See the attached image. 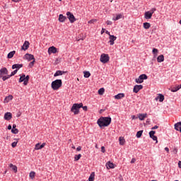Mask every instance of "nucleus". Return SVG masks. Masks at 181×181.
Segmentation results:
<instances>
[{"label":"nucleus","instance_id":"f257e3e1","mask_svg":"<svg viewBox=\"0 0 181 181\" xmlns=\"http://www.w3.org/2000/svg\"><path fill=\"white\" fill-rule=\"evenodd\" d=\"M112 119L110 117H101L98 121L97 124L100 128H104L105 127H108L111 124Z\"/></svg>","mask_w":181,"mask_h":181},{"label":"nucleus","instance_id":"f03ea898","mask_svg":"<svg viewBox=\"0 0 181 181\" xmlns=\"http://www.w3.org/2000/svg\"><path fill=\"white\" fill-rule=\"evenodd\" d=\"M63 86V81L62 79H56L55 81H53L51 83V87L52 90H57L60 87Z\"/></svg>","mask_w":181,"mask_h":181},{"label":"nucleus","instance_id":"7ed1b4c3","mask_svg":"<svg viewBox=\"0 0 181 181\" xmlns=\"http://www.w3.org/2000/svg\"><path fill=\"white\" fill-rule=\"evenodd\" d=\"M81 107H83V103H74L71 108V111L74 112V115H78Z\"/></svg>","mask_w":181,"mask_h":181},{"label":"nucleus","instance_id":"20e7f679","mask_svg":"<svg viewBox=\"0 0 181 181\" xmlns=\"http://www.w3.org/2000/svg\"><path fill=\"white\" fill-rule=\"evenodd\" d=\"M147 79L148 76H146V74H141L137 78L135 79V81L136 83H137V84H142V83H144V81Z\"/></svg>","mask_w":181,"mask_h":181},{"label":"nucleus","instance_id":"39448f33","mask_svg":"<svg viewBox=\"0 0 181 181\" xmlns=\"http://www.w3.org/2000/svg\"><path fill=\"white\" fill-rule=\"evenodd\" d=\"M100 62L101 63H103V64L108 63V62H110V56L108 54H102L100 55Z\"/></svg>","mask_w":181,"mask_h":181},{"label":"nucleus","instance_id":"423d86ee","mask_svg":"<svg viewBox=\"0 0 181 181\" xmlns=\"http://www.w3.org/2000/svg\"><path fill=\"white\" fill-rule=\"evenodd\" d=\"M66 16L71 23H74V22H76V17H74V15L70 11L66 12Z\"/></svg>","mask_w":181,"mask_h":181},{"label":"nucleus","instance_id":"0eeeda50","mask_svg":"<svg viewBox=\"0 0 181 181\" xmlns=\"http://www.w3.org/2000/svg\"><path fill=\"white\" fill-rule=\"evenodd\" d=\"M144 88V86L142 85H135L133 88V93H135L137 94V93H139L140 90H142Z\"/></svg>","mask_w":181,"mask_h":181},{"label":"nucleus","instance_id":"6e6552de","mask_svg":"<svg viewBox=\"0 0 181 181\" xmlns=\"http://www.w3.org/2000/svg\"><path fill=\"white\" fill-rule=\"evenodd\" d=\"M24 59L28 60V62H31V60H35V56L32 54H25L24 56Z\"/></svg>","mask_w":181,"mask_h":181},{"label":"nucleus","instance_id":"1a4fd4ad","mask_svg":"<svg viewBox=\"0 0 181 181\" xmlns=\"http://www.w3.org/2000/svg\"><path fill=\"white\" fill-rule=\"evenodd\" d=\"M45 146H46V143H42L41 145L40 143H37L35 146V151H39L40 149H43Z\"/></svg>","mask_w":181,"mask_h":181},{"label":"nucleus","instance_id":"9d476101","mask_svg":"<svg viewBox=\"0 0 181 181\" xmlns=\"http://www.w3.org/2000/svg\"><path fill=\"white\" fill-rule=\"evenodd\" d=\"M6 74H8V69H6V67L1 68L0 69V78H2V76Z\"/></svg>","mask_w":181,"mask_h":181},{"label":"nucleus","instance_id":"9b49d317","mask_svg":"<svg viewBox=\"0 0 181 181\" xmlns=\"http://www.w3.org/2000/svg\"><path fill=\"white\" fill-rule=\"evenodd\" d=\"M109 39H110L109 43L110 46H112L114 45V42L117 40V37L114 35H110Z\"/></svg>","mask_w":181,"mask_h":181},{"label":"nucleus","instance_id":"f8f14e48","mask_svg":"<svg viewBox=\"0 0 181 181\" xmlns=\"http://www.w3.org/2000/svg\"><path fill=\"white\" fill-rule=\"evenodd\" d=\"M29 45H30V43H29V41H25L24 44L21 47L22 50H28V49H29Z\"/></svg>","mask_w":181,"mask_h":181},{"label":"nucleus","instance_id":"ddd939ff","mask_svg":"<svg viewBox=\"0 0 181 181\" xmlns=\"http://www.w3.org/2000/svg\"><path fill=\"white\" fill-rule=\"evenodd\" d=\"M22 67H23V64H16L12 66L13 70H15L16 69L17 71L19 70V69H22Z\"/></svg>","mask_w":181,"mask_h":181},{"label":"nucleus","instance_id":"4468645a","mask_svg":"<svg viewBox=\"0 0 181 181\" xmlns=\"http://www.w3.org/2000/svg\"><path fill=\"white\" fill-rule=\"evenodd\" d=\"M155 131H151L149 132L150 138H152L153 141H158V137L155 136Z\"/></svg>","mask_w":181,"mask_h":181},{"label":"nucleus","instance_id":"2eb2a0df","mask_svg":"<svg viewBox=\"0 0 181 181\" xmlns=\"http://www.w3.org/2000/svg\"><path fill=\"white\" fill-rule=\"evenodd\" d=\"M156 101H158V100H159L160 103H163V100H165V96L162 94H158V96H157L155 98Z\"/></svg>","mask_w":181,"mask_h":181},{"label":"nucleus","instance_id":"dca6fc26","mask_svg":"<svg viewBox=\"0 0 181 181\" xmlns=\"http://www.w3.org/2000/svg\"><path fill=\"white\" fill-rule=\"evenodd\" d=\"M4 119H6V121H9L10 119H12V113L11 112L5 113Z\"/></svg>","mask_w":181,"mask_h":181},{"label":"nucleus","instance_id":"f3484780","mask_svg":"<svg viewBox=\"0 0 181 181\" xmlns=\"http://www.w3.org/2000/svg\"><path fill=\"white\" fill-rule=\"evenodd\" d=\"M48 53L49 54H50V53H57V48L55 47H50L49 49H48Z\"/></svg>","mask_w":181,"mask_h":181},{"label":"nucleus","instance_id":"a211bd4d","mask_svg":"<svg viewBox=\"0 0 181 181\" xmlns=\"http://www.w3.org/2000/svg\"><path fill=\"white\" fill-rule=\"evenodd\" d=\"M125 97L124 93H118L117 95H115V100H122Z\"/></svg>","mask_w":181,"mask_h":181},{"label":"nucleus","instance_id":"6ab92c4d","mask_svg":"<svg viewBox=\"0 0 181 181\" xmlns=\"http://www.w3.org/2000/svg\"><path fill=\"white\" fill-rule=\"evenodd\" d=\"M65 71L58 70L54 73V77H57L58 76H63V74H65Z\"/></svg>","mask_w":181,"mask_h":181},{"label":"nucleus","instance_id":"aec40b11","mask_svg":"<svg viewBox=\"0 0 181 181\" xmlns=\"http://www.w3.org/2000/svg\"><path fill=\"white\" fill-rule=\"evenodd\" d=\"M66 19H67V17L63 16V14H59V21L61 23L66 22Z\"/></svg>","mask_w":181,"mask_h":181},{"label":"nucleus","instance_id":"412c9836","mask_svg":"<svg viewBox=\"0 0 181 181\" xmlns=\"http://www.w3.org/2000/svg\"><path fill=\"white\" fill-rule=\"evenodd\" d=\"M157 62L158 63H162V62H165V56H163V54L159 55L157 57Z\"/></svg>","mask_w":181,"mask_h":181},{"label":"nucleus","instance_id":"4be33fe9","mask_svg":"<svg viewBox=\"0 0 181 181\" xmlns=\"http://www.w3.org/2000/svg\"><path fill=\"white\" fill-rule=\"evenodd\" d=\"M152 13L149 11H146L144 13V18L145 19H151L152 18Z\"/></svg>","mask_w":181,"mask_h":181},{"label":"nucleus","instance_id":"5701e85b","mask_svg":"<svg viewBox=\"0 0 181 181\" xmlns=\"http://www.w3.org/2000/svg\"><path fill=\"white\" fill-rule=\"evenodd\" d=\"M13 99V96L12 95H9L8 96H6L4 99V103L7 104L9 101L12 100Z\"/></svg>","mask_w":181,"mask_h":181},{"label":"nucleus","instance_id":"b1692460","mask_svg":"<svg viewBox=\"0 0 181 181\" xmlns=\"http://www.w3.org/2000/svg\"><path fill=\"white\" fill-rule=\"evenodd\" d=\"M106 167H107V169H114L115 166H114V163L108 161L107 163H106Z\"/></svg>","mask_w":181,"mask_h":181},{"label":"nucleus","instance_id":"393cba45","mask_svg":"<svg viewBox=\"0 0 181 181\" xmlns=\"http://www.w3.org/2000/svg\"><path fill=\"white\" fill-rule=\"evenodd\" d=\"M9 168H11L12 170H13L14 173H16V172H18V167H16V165H13V164L11 163L9 165Z\"/></svg>","mask_w":181,"mask_h":181},{"label":"nucleus","instance_id":"a878e982","mask_svg":"<svg viewBox=\"0 0 181 181\" xmlns=\"http://www.w3.org/2000/svg\"><path fill=\"white\" fill-rule=\"evenodd\" d=\"M146 113L145 114H139V119H140V121H144V119H145L146 118Z\"/></svg>","mask_w":181,"mask_h":181},{"label":"nucleus","instance_id":"bb28decb","mask_svg":"<svg viewBox=\"0 0 181 181\" xmlns=\"http://www.w3.org/2000/svg\"><path fill=\"white\" fill-rule=\"evenodd\" d=\"M15 53H16V51L10 52L7 55L8 59H12V57H13V56L15 55Z\"/></svg>","mask_w":181,"mask_h":181},{"label":"nucleus","instance_id":"cd10ccee","mask_svg":"<svg viewBox=\"0 0 181 181\" xmlns=\"http://www.w3.org/2000/svg\"><path fill=\"white\" fill-rule=\"evenodd\" d=\"M29 75L25 76V81L23 82L24 86H28V83H29Z\"/></svg>","mask_w":181,"mask_h":181},{"label":"nucleus","instance_id":"c85d7f7f","mask_svg":"<svg viewBox=\"0 0 181 181\" xmlns=\"http://www.w3.org/2000/svg\"><path fill=\"white\" fill-rule=\"evenodd\" d=\"M83 77H85V78H88V77H90L91 76V74L90 73V71H83Z\"/></svg>","mask_w":181,"mask_h":181},{"label":"nucleus","instance_id":"c756f323","mask_svg":"<svg viewBox=\"0 0 181 181\" xmlns=\"http://www.w3.org/2000/svg\"><path fill=\"white\" fill-rule=\"evenodd\" d=\"M95 177V173H92L88 178L89 181H94V179Z\"/></svg>","mask_w":181,"mask_h":181},{"label":"nucleus","instance_id":"7c9ffc66","mask_svg":"<svg viewBox=\"0 0 181 181\" xmlns=\"http://www.w3.org/2000/svg\"><path fill=\"white\" fill-rule=\"evenodd\" d=\"M180 127H181V122H177V123H176L175 124V129L176 130V131H179V129H180Z\"/></svg>","mask_w":181,"mask_h":181},{"label":"nucleus","instance_id":"2f4dec72","mask_svg":"<svg viewBox=\"0 0 181 181\" xmlns=\"http://www.w3.org/2000/svg\"><path fill=\"white\" fill-rule=\"evenodd\" d=\"M143 26H144V29H149V28H151V23H144Z\"/></svg>","mask_w":181,"mask_h":181},{"label":"nucleus","instance_id":"473e14b6","mask_svg":"<svg viewBox=\"0 0 181 181\" xmlns=\"http://www.w3.org/2000/svg\"><path fill=\"white\" fill-rule=\"evenodd\" d=\"M121 18H122V14H117L116 17H113L112 21H119Z\"/></svg>","mask_w":181,"mask_h":181},{"label":"nucleus","instance_id":"72a5a7b5","mask_svg":"<svg viewBox=\"0 0 181 181\" xmlns=\"http://www.w3.org/2000/svg\"><path fill=\"white\" fill-rule=\"evenodd\" d=\"M143 132H144L143 130H140V131L137 132V133L136 134V138H141L142 136Z\"/></svg>","mask_w":181,"mask_h":181},{"label":"nucleus","instance_id":"f704fd0d","mask_svg":"<svg viewBox=\"0 0 181 181\" xmlns=\"http://www.w3.org/2000/svg\"><path fill=\"white\" fill-rule=\"evenodd\" d=\"M35 175H36V173H35L34 171H31L29 175L30 179H35Z\"/></svg>","mask_w":181,"mask_h":181},{"label":"nucleus","instance_id":"c9c22d12","mask_svg":"<svg viewBox=\"0 0 181 181\" xmlns=\"http://www.w3.org/2000/svg\"><path fill=\"white\" fill-rule=\"evenodd\" d=\"M19 83H25V74H22V76L19 78Z\"/></svg>","mask_w":181,"mask_h":181},{"label":"nucleus","instance_id":"e433bc0d","mask_svg":"<svg viewBox=\"0 0 181 181\" xmlns=\"http://www.w3.org/2000/svg\"><path fill=\"white\" fill-rule=\"evenodd\" d=\"M81 158V154L76 155L74 156V160H76V161L80 160Z\"/></svg>","mask_w":181,"mask_h":181},{"label":"nucleus","instance_id":"4c0bfd02","mask_svg":"<svg viewBox=\"0 0 181 181\" xmlns=\"http://www.w3.org/2000/svg\"><path fill=\"white\" fill-rule=\"evenodd\" d=\"M119 144L121 145H124V144H125V140L124 139V138L122 137H119Z\"/></svg>","mask_w":181,"mask_h":181},{"label":"nucleus","instance_id":"58836bf2","mask_svg":"<svg viewBox=\"0 0 181 181\" xmlns=\"http://www.w3.org/2000/svg\"><path fill=\"white\" fill-rule=\"evenodd\" d=\"M104 91H105L104 88H101L98 90V94H100V95H103V94H104Z\"/></svg>","mask_w":181,"mask_h":181},{"label":"nucleus","instance_id":"ea45409f","mask_svg":"<svg viewBox=\"0 0 181 181\" xmlns=\"http://www.w3.org/2000/svg\"><path fill=\"white\" fill-rule=\"evenodd\" d=\"M33 66H35V59L29 63L28 68L32 69V67H33Z\"/></svg>","mask_w":181,"mask_h":181},{"label":"nucleus","instance_id":"a19ab883","mask_svg":"<svg viewBox=\"0 0 181 181\" xmlns=\"http://www.w3.org/2000/svg\"><path fill=\"white\" fill-rule=\"evenodd\" d=\"M158 52H159V51L158 50V49L153 48V51H152V53H153V54H154L155 56H157Z\"/></svg>","mask_w":181,"mask_h":181},{"label":"nucleus","instance_id":"79ce46f5","mask_svg":"<svg viewBox=\"0 0 181 181\" xmlns=\"http://www.w3.org/2000/svg\"><path fill=\"white\" fill-rule=\"evenodd\" d=\"M11 132H12V134H16L19 133V130L18 129H12Z\"/></svg>","mask_w":181,"mask_h":181},{"label":"nucleus","instance_id":"37998d69","mask_svg":"<svg viewBox=\"0 0 181 181\" xmlns=\"http://www.w3.org/2000/svg\"><path fill=\"white\" fill-rule=\"evenodd\" d=\"M172 93H176V91H179V88L177 86L174 87L171 89Z\"/></svg>","mask_w":181,"mask_h":181},{"label":"nucleus","instance_id":"c03bdc74","mask_svg":"<svg viewBox=\"0 0 181 181\" xmlns=\"http://www.w3.org/2000/svg\"><path fill=\"white\" fill-rule=\"evenodd\" d=\"M156 11V8H151L148 12H150V13H151L152 15H153V13H155Z\"/></svg>","mask_w":181,"mask_h":181},{"label":"nucleus","instance_id":"a18cd8bd","mask_svg":"<svg viewBox=\"0 0 181 181\" xmlns=\"http://www.w3.org/2000/svg\"><path fill=\"white\" fill-rule=\"evenodd\" d=\"M16 145H18V141H14L11 144L12 148H16Z\"/></svg>","mask_w":181,"mask_h":181},{"label":"nucleus","instance_id":"49530a36","mask_svg":"<svg viewBox=\"0 0 181 181\" xmlns=\"http://www.w3.org/2000/svg\"><path fill=\"white\" fill-rule=\"evenodd\" d=\"M16 73H18V69L14 70L13 71L11 72V74H10L12 77V76H15V74H16Z\"/></svg>","mask_w":181,"mask_h":181},{"label":"nucleus","instance_id":"de8ad7c7","mask_svg":"<svg viewBox=\"0 0 181 181\" xmlns=\"http://www.w3.org/2000/svg\"><path fill=\"white\" fill-rule=\"evenodd\" d=\"M96 21H97V19H92V20L89 21L88 22V23L91 24V23H94Z\"/></svg>","mask_w":181,"mask_h":181},{"label":"nucleus","instance_id":"09e8293b","mask_svg":"<svg viewBox=\"0 0 181 181\" xmlns=\"http://www.w3.org/2000/svg\"><path fill=\"white\" fill-rule=\"evenodd\" d=\"M101 152H102L103 153H105V147H104V146H102V147H101Z\"/></svg>","mask_w":181,"mask_h":181},{"label":"nucleus","instance_id":"8fccbe9b","mask_svg":"<svg viewBox=\"0 0 181 181\" xmlns=\"http://www.w3.org/2000/svg\"><path fill=\"white\" fill-rule=\"evenodd\" d=\"M3 81H6V80H8V78L6 77V76H4V75L1 77Z\"/></svg>","mask_w":181,"mask_h":181},{"label":"nucleus","instance_id":"3c124183","mask_svg":"<svg viewBox=\"0 0 181 181\" xmlns=\"http://www.w3.org/2000/svg\"><path fill=\"white\" fill-rule=\"evenodd\" d=\"M81 108H83V111H87V110H88L87 106H83V103H82V107H81Z\"/></svg>","mask_w":181,"mask_h":181},{"label":"nucleus","instance_id":"603ef678","mask_svg":"<svg viewBox=\"0 0 181 181\" xmlns=\"http://www.w3.org/2000/svg\"><path fill=\"white\" fill-rule=\"evenodd\" d=\"M106 23H107V25H112V21H107Z\"/></svg>","mask_w":181,"mask_h":181},{"label":"nucleus","instance_id":"864d4df0","mask_svg":"<svg viewBox=\"0 0 181 181\" xmlns=\"http://www.w3.org/2000/svg\"><path fill=\"white\" fill-rule=\"evenodd\" d=\"M135 162H136V159L132 158L130 163H135Z\"/></svg>","mask_w":181,"mask_h":181},{"label":"nucleus","instance_id":"5fc2aeb1","mask_svg":"<svg viewBox=\"0 0 181 181\" xmlns=\"http://www.w3.org/2000/svg\"><path fill=\"white\" fill-rule=\"evenodd\" d=\"M105 33V29L102 28L101 32H100L101 35L104 34Z\"/></svg>","mask_w":181,"mask_h":181},{"label":"nucleus","instance_id":"6e6d98bb","mask_svg":"<svg viewBox=\"0 0 181 181\" xmlns=\"http://www.w3.org/2000/svg\"><path fill=\"white\" fill-rule=\"evenodd\" d=\"M76 151H77L78 152H79V151H81V146H78V147L76 148Z\"/></svg>","mask_w":181,"mask_h":181},{"label":"nucleus","instance_id":"4d7b16f0","mask_svg":"<svg viewBox=\"0 0 181 181\" xmlns=\"http://www.w3.org/2000/svg\"><path fill=\"white\" fill-rule=\"evenodd\" d=\"M158 128H159V127H158V126H154V127H153L152 128H151V129H158Z\"/></svg>","mask_w":181,"mask_h":181},{"label":"nucleus","instance_id":"13d9d810","mask_svg":"<svg viewBox=\"0 0 181 181\" xmlns=\"http://www.w3.org/2000/svg\"><path fill=\"white\" fill-rule=\"evenodd\" d=\"M13 2H16V3H18V2H21V1L22 0H12Z\"/></svg>","mask_w":181,"mask_h":181},{"label":"nucleus","instance_id":"bf43d9fd","mask_svg":"<svg viewBox=\"0 0 181 181\" xmlns=\"http://www.w3.org/2000/svg\"><path fill=\"white\" fill-rule=\"evenodd\" d=\"M106 35H108L109 36L111 35V34L110 33V32L108 30L105 31Z\"/></svg>","mask_w":181,"mask_h":181},{"label":"nucleus","instance_id":"052dcab7","mask_svg":"<svg viewBox=\"0 0 181 181\" xmlns=\"http://www.w3.org/2000/svg\"><path fill=\"white\" fill-rule=\"evenodd\" d=\"M178 167L181 169V161L178 162Z\"/></svg>","mask_w":181,"mask_h":181},{"label":"nucleus","instance_id":"680f3d73","mask_svg":"<svg viewBox=\"0 0 181 181\" xmlns=\"http://www.w3.org/2000/svg\"><path fill=\"white\" fill-rule=\"evenodd\" d=\"M8 129H9V130L12 129V126H11V124H9V125L8 126Z\"/></svg>","mask_w":181,"mask_h":181},{"label":"nucleus","instance_id":"e2e57ef3","mask_svg":"<svg viewBox=\"0 0 181 181\" xmlns=\"http://www.w3.org/2000/svg\"><path fill=\"white\" fill-rule=\"evenodd\" d=\"M12 129H16V124H13V128Z\"/></svg>","mask_w":181,"mask_h":181},{"label":"nucleus","instance_id":"0e129e2a","mask_svg":"<svg viewBox=\"0 0 181 181\" xmlns=\"http://www.w3.org/2000/svg\"><path fill=\"white\" fill-rule=\"evenodd\" d=\"M165 151H166V152H169V148L165 147Z\"/></svg>","mask_w":181,"mask_h":181},{"label":"nucleus","instance_id":"69168bd1","mask_svg":"<svg viewBox=\"0 0 181 181\" xmlns=\"http://www.w3.org/2000/svg\"><path fill=\"white\" fill-rule=\"evenodd\" d=\"M6 77H7V80H8V78H11V77H12V76H11V75H7Z\"/></svg>","mask_w":181,"mask_h":181},{"label":"nucleus","instance_id":"338daca9","mask_svg":"<svg viewBox=\"0 0 181 181\" xmlns=\"http://www.w3.org/2000/svg\"><path fill=\"white\" fill-rule=\"evenodd\" d=\"M177 87L178 88V90H180V88H181V84L178 85Z\"/></svg>","mask_w":181,"mask_h":181},{"label":"nucleus","instance_id":"774afa93","mask_svg":"<svg viewBox=\"0 0 181 181\" xmlns=\"http://www.w3.org/2000/svg\"><path fill=\"white\" fill-rule=\"evenodd\" d=\"M119 180H122V175H120Z\"/></svg>","mask_w":181,"mask_h":181}]
</instances>
